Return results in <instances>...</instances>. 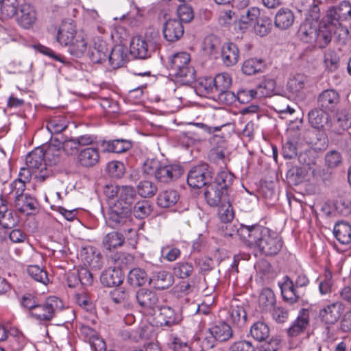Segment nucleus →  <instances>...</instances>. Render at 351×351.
<instances>
[{
  "instance_id": "nucleus-56",
  "label": "nucleus",
  "mask_w": 351,
  "mask_h": 351,
  "mask_svg": "<svg viewBox=\"0 0 351 351\" xmlns=\"http://www.w3.org/2000/svg\"><path fill=\"white\" fill-rule=\"evenodd\" d=\"M108 175L112 178H120L125 173V166L119 161H111L106 167Z\"/></svg>"
},
{
  "instance_id": "nucleus-33",
  "label": "nucleus",
  "mask_w": 351,
  "mask_h": 351,
  "mask_svg": "<svg viewBox=\"0 0 351 351\" xmlns=\"http://www.w3.org/2000/svg\"><path fill=\"white\" fill-rule=\"evenodd\" d=\"M172 282L171 276L165 271H160L154 274L149 280V285L156 289H167L171 285Z\"/></svg>"
},
{
  "instance_id": "nucleus-30",
  "label": "nucleus",
  "mask_w": 351,
  "mask_h": 351,
  "mask_svg": "<svg viewBox=\"0 0 351 351\" xmlns=\"http://www.w3.org/2000/svg\"><path fill=\"white\" fill-rule=\"evenodd\" d=\"M0 225L3 228H11L16 225L12 213L8 210V201L0 195Z\"/></svg>"
},
{
  "instance_id": "nucleus-46",
  "label": "nucleus",
  "mask_w": 351,
  "mask_h": 351,
  "mask_svg": "<svg viewBox=\"0 0 351 351\" xmlns=\"http://www.w3.org/2000/svg\"><path fill=\"white\" fill-rule=\"evenodd\" d=\"M68 124L69 121L64 117L58 116L47 122V128L51 134H59L66 129Z\"/></svg>"
},
{
  "instance_id": "nucleus-26",
  "label": "nucleus",
  "mask_w": 351,
  "mask_h": 351,
  "mask_svg": "<svg viewBox=\"0 0 351 351\" xmlns=\"http://www.w3.org/2000/svg\"><path fill=\"white\" fill-rule=\"evenodd\" d=\"M261 14V10L256 7H252L245 10L240 16L239 27L242 32L252 28L257 23V20Z\"/></svg>"
},
{
  "instance_id": "nucleus-4",
  "label": "nucleus",
  "mask_w": 351,
  "mask_h": 351,
  "mask_svg": "<svg viewBox=\"0 0 351 351\" xmlns=\"http://www.w3.org/2000/svg\"><path fill=\"white\" fill-rule=\"evenodd\" d=\"M191 57L186 52H180L169 58L170 69L177 81L189 84L195 80V69L190 66Z\"/></svg>"
},
{
  "instance_id": "nucleus-62",
  "label": "nucleus",
  "mask_w": 351,
  "mask_h": 351,
  "mask_svg": "<svg viewBox=\"0 0 351 351\" xmlns=\"http://www.w3.org/2000/svg\"><path fill=\"white\" fill-rule=\"evenodd\" d=\"M270 21L269 19H260L257 20V23L254 26H252L254 32L260 36H265L270 29Z\"/></svg>"
},
{
  "instance_id": "nucleus-32",
  "label": "nucleus",
  "mask_w": 351,
  "mask_h": 351,
  "mask_svg": "<svg viewBox=\"0 0 351 351\" xmlns=\"http://www.w3.org/2000/svg\"><path fill=\"white\" fill-rule=\"evenodd\" d=\"M234 178L235 177L232 173L228 171H221L217 173L213 183L225 192H228V194L230 195Z\"/></svg>"
},
{
  "instance_id": "nucleus-55",
  "label": "nucleus",
  "mask_w": 351,
  "mask_h": 351,
  "mask_svg": "<svg viewBox=\"0 0 351 351\" xmlns=\"http://www.w3.org/2000/svg\"><path fill=\"white\" fill-rule=\"evenodd\" d=\"M218 206V215L220 221L225 223L230 222L234 217L233 211L230 205V199H228V203H223Z\"/></svg>"
},
{
  "instance_id": "nucleus-54",
  "label": "nucleus",
  "mask_w": 351,
  "mask_h": 351,
  "mask_svg": "<svg viewBox=\"0 0 351 351\" xmlns=\"http://www.w3.org/2000/svg\"><path fill=\"white\" fill-rule=\"evenodd\" d=\"M18 6V0H4L1 5V14L7 18H12L16 14Z\"/></svg>"
},
{
  "instance_id": "nucleus-49",
  "label": "nucleus",
  "mask_w": 351,
  "mask_h": 351,
  "mask_svg": "<svg viewBox=\"0 0 351 351\" xmlns=\"http://www.w3.org/2000/svg\"><path fill=\"white\" fill-rule=\"evenodd\" d=\"M132 211L135 217L138 219H144L147 217L152 212V206L150 203L147 200H139L134 202L132 206Z\"/></svg>"
},
{
  "instance_id": "nucleus-59",
  "label": "nucleus",
  "mask_w": 351,
  "mask_h": 351,
  "mask_svg": "<svg viewBox=\"0 0 351 351\" xmlns=\"http://www.w3.org/2000/svg\"><path fill=\"white\" fill-rule=\"evenodd\" d=\"M342 162V156L341 153L336 150H331L325 156V163L328 168H335L339 167Z\"/></svg>"
},
{
  "instance_id": "nucleus-37",
  "label": "nucleus",
  "mask_w": 351,
  "mask_h": 351,
  "mask_svg": "<svg viewBox=\"0 0 351 351\" xmlns=\"http://www.w3.org/2000/svg\"><path fill=\"white\" fill-rule=\"evenodd\" d=\"M265 66V62L261 58H249L244 61L242 71L247 75H252L263 72Z\"/></svg>"
},
{
  "instance_id": "nucleus-15",
  "label": "nucleus",
  "mask_w": 351,
  "mask_h": 351,
  "mask_svg": "<svg viewBox=\"0 0 351 351\" xmlns=\"http://www.w3.org/2000/svg\"><path fill=\"white\" fill-rule=\"evenodd\" d=\"M344 306L341 302H335L326 305L319 311L321 320L326 324H334L341 317Z\"/></svg>"
},
{
  "instance_id": "nucleus-31",
  "label": "nucleus",
  "mask_w": 351,
  "mask_h": 351,
  "mask_svg": "<svg viewBox=\"0 0 351 351\" xmlns=\"http://www.w3.org/2000/svg\"><path fill=\"white\" fill-rule=\"evenodd\" d=\"M333 233L339 242L343 245L351 243V226L344 221H340L335 225Z\"/></svg>"
},
{
  "instance_id": "nucleus-53",
  "label": "nucleus",
  "mask_w": 351,
  "mask_h": 351,
  "mask_svg": "<svg viewBox=\"0 0 351 351\" xmlns=\"http://www.w3.org/2000/svg\"><path fill=\"white\" fill-rule=\"evenodd\" d=\"M138 193L143 197H151L157 192V187L151 181L144 180L138 183L137 186Z\"/></svg>"
},
{
  "instance_id": "nucleus-5",
  "label": "nucleus",
  "mask_w": 351,
  "mask_h": 351,
  "mask_svg": "<svg viewBox=\"0 0 351 351\" xmlns=\"http://www.w3.org/2000/svg\"><path fill=\"white\" fill-rule=\"evenodd\" d=\"M104 193L108 201L119 203L121 206L132 210V205L136 199V190L131 186H117L107 184Z\"/></svg>"
},
{
  "instance_id": "nucleus-29",
  "label": "nucleus",
  "mask_w": 351,
  "mask_h": 351,
  "mask_svg": "<svg viewBox=\"0 0 351 351\" xmlns=\"http://www.w3.org/2000/svg\"><path fill=\"white\" fill-rule=\"evenodd\" d=\"M99 154L97 148L93 147H86L80 151L78 160L81 165L91 167L98 163Z\"/></svg>"
},
{
  "instance_id": "nucleus-11",
  "label": "nucleus",
  "mask_w": 351,
  "mask_h": 351,
  "mask_svg": "<svg viewBox=\"0 0 351 351\" xmlns=\"http://www.w3.org/2000/svg\"><path fill=\"white\" fill-rule=\"evenodd\" d=\"M339 93L335 89L328 88L322 91L317 97V106L329 113L334 112L340 103Z\"/></svg>"
},
{
  "instance_id": "nucleus-2",
  "label": "nucleus",
  "mask_w": 351,
  "mask_h": 351,
  "mask_svg": "<svg viewBox=\"0 0 351 351\" xmlns=\"http://www.w3.org/2000/svg\"><path fill=\"white\" fill-rule=\"evenodd\" d=\"M61 45L69 46L71 53L76 56L82 55L87 48V39L82 31H77L72 23L63 22L59 27L56 36Z\"/></svg>"
},
{
  "instance_id": "nucleus-44",
  "label": "nucleus",
  "mask_w": 351,
  "mask_h": 351,
  "mask_svg": "<svg viewBox=\"0 0 351 351\" xmlns=\"http://www.w3.org/2000/svg\"><path fill=\"white\" fill-rule=\"evenodd\" d=\"M298 36L303 42L313 45L316 38V27L311 23H304L298 30Z\"/></svg>"
},
{
  "instance_id": "nucleus-24",
  "label": "nucleus",
  "mask_w": 351,
  "mask_h": 351,
  "mask_svg": "<svg viewBox=\"0 0 351 351\" xmlns=\"http://www.w3.org/2000/svg\"><path fill=\"white\" fill-rule=\"evenodd\" d=\"M335 29L334 25L328 22L321 23L319 28H316V38L313 45L319 48L325 47L331 41Z\"/></svg>"
},
{
  "instance_id": "nucleus-63",
  "label": "nucleus",
  "mask_w": 351,
  "mask_h": 351,
  "mask_svg": "<svg viewBox=\"0 0 351 351\" xmlns=\"http://www.w3.org/2000/svg\"><path fill=\"white\" fill-rule=\"evenodd\" d=\"M272 318L278 323L285 322L289 317V312L282 306H274L271 311Z\"/></svg>"
},
{
  "instance_id": "nucleus-21",
  "label": "nucleus",
  "mask_w": 351,
  "mask_h": 351,
  "mask_svg": "<svg viewBox=\"0 0 351 351\" xmlns=\"http://www.w3.org/2000/svg\"><path fill=\"white\" fill-rule=\"evenodd\" d=\"M14 205L19 212L29 215L36 210L38 202L30 194L25 193L15 199Z\"/></svg>"
},
{
  "instance_id": "nucleus-6",
  "label": "nucleus",
  "mask_w": 351,
  "mask_h": 351,
  "mask_svg": "<svg viewBox=\"0 0 351 351\" xmlns=\"http://www.w3.org/2000/svg\"><path fill=\"white\" fill-rule=\"evenodd\" d=\"M62 307L61 300L50 296L42 304H38L34 311H31L30 316L40 322H49Z\"/></svg>"
},
{
  "instance_id": "nucleus-43",
  "label": "nucleus",
  "mask_w": 351,
  "mask_h": 351,
  "mask_svg": "<svg viewBox=\"0 0 351 351\" xmlns=\"http://www.w3.org/2000/svg\"><path fill=\"white\" fill-rule=\"evenodd\" d=\"M147 281V275L143 269L136 267L131 269L128 275V282L134 287H140Z\"/></svg>"
},
{
  "instance_id": "nucleus-16",
  "label": "nucleus",
  "mask_w": 351,
  "mask_h": 351,
  "mask_svg": "<svg viewBox=\"0 0 351 351\" xmlns=\"http://www.w3.org/2000/svg\"><path fill=\"white\" fill-rule=\"evenodd\" d=\"M204 197L210 206H218L223 203H228L230 195L221 189L211 183L206 186Z\"/></svg>"
},
{
  "instance_id": "nucleus-51",
  "label": "nucleus",
  "mask_w": 351,
  "mask_h": 351,
  "mask_svg": "<svg viewBox=\"0 0 351 351\" xmlns=\"http://www.w3.org/2000/svg\"><path fill=\"white\" fill-rule=\"evenodd\" d=\"M27 271L29 276L34 280L45 285L49 282L47 271L38 265H29Z\"/></svg>"
},
{
  "instance_id": "nucleus-10",
  "label": "nucleus",
  "mask_w": 351,
  "mask_h": 351,
  "mask_svg": "<svg viewBox=\"0 0 351 351\" xmlns=\"http://www.w3.org/2000/svg\"><path fill=\"white\" fill-rule=\"evenodd\" d=\"M136 298L144 313L152 315L159 307L158 297L152 291L141 289L137 291Z\"/></svg>"
},
{
  "instance_id": "nucleus-22",
  "label": "nucleus",
  "mask_w": 351,
  "mask_h": 351,
  "mask_svg": "<svg viewBox=\"0 0 351 351\" xmlns=\"http://www.w3.org/2000/svg\"><path fill=\"white\" fill-rule=\"evenodd\" d=\"M101 282L108 287H117L123 282V276L121 269L109 267L104 270L100 277Z\"/></svg>"
},
{
  "instance_id": "nucleus-58",
  "label": "nucleus",
  "mask_w": 351,
  "mask_h": 351,
  "mask_svg": "<svg viewBox=\"0 0 351 351\" xmlns=\"http://www.w3.org/2000/svg\"><path fill=\"white\" fill-rule=\"evenodd\" d=\"M26 184L20 181L19 180L15 179L9 184V195L10 197L14 200L17 197H21L22 195L25 194Z\"/></svg>"
},
{
  "instance_id": "nucleus-18",
  "label": "nucleus",
  "mask_w": 351,
  "mask_h": 351,
  "mask_svg": "<svg viewBox=\"0 0 351 351\" xmlns=\"http://www.w3.org/2000/svg\"><path fill=\"white\" fill-rule=\"evenodd\" d=\"M239 49L237 45L231 42L225 43L221 49V59L226 66L235 65L239 60Z\"/></svg>"
},
{
  "instance_id": "nucleus-28",
  "label": "nucleus",
  "mask_w": 351,
  "mask_h": 351,
  "mask_svg": "<svg viewBox=\"0 0 351 351\" xmlns=\"http://www.w3.org/2000/svg\"><path fill=\"white\" fill-rule=\"evenodd\" d=\"M128 51L122 45H116L111 50L110 53H108L107 60L113 69H117L123 66L128 58Z\"/></svg>"
},
{
  "instance_id": "nucleus-34",
  "label": "nucleus",
  "mask_w": 351,
  "mask_h": 351,
  "mask_svg": "<svg viewBox=\"0 0 351 351\" xmlns=\"http://www.w3.org/2000/svg\"><path fill=\"white\" fill-rule=\"evenodd\" d=\"M294 21L293 12L288 8L280 9L275 17V25L280 29H287L292 25Z\"/></svg>"
},
{
  "instance_id": "nucleus-14",
  "label": "nucleus",
  "mask_w": 351,
  "mask_h": 351,
  "mask_svg": "<svg viewBox=\"0 0 351 351\" xmlns=\"http://www.w3.org/2000/svg\"><path fill=\"white\" fill-rule=\"evenodd\" d=\"M351 16V4L350 2L343 1L337 5L330 8L327 12V22L334 25L335 27L337 23L345 21Z\"/></svg>"
},
{
  "instance_id": "nucleus-20",
  "label": "nucleus",
  "mask_w": 351,
  "mask_h": 351,
  "mask_svg": "<svg viewBox=\"0 0 351 351\" xmlns=\"http://www.w3.org/2000/svg\"><path fill=\"white\" fill-rule=\"evenodd\" d=\"M108 49L107 45L100 38L94 39L93 45L90 48L88 56L93 63L99 64L107 60Z\"/></svg>"
},
{
  "instance_id": "nucleus-27",
  "label": "nucleus",
  "mask_w": 351,
  "mask_h": 351,
  "mask_svg": "<svg viewBox=\"0 0 351 351\" xmlns=\"http://www.w3.org/2000/svg\"><path fill=\"white\" fill-rule=\"evenodd\" d=\"M132 146V142L123 138H117L111 141H103L101 147L104 152L123 153L129 150Z\"/></svg>"
},
{
  "instance_id": "nucleus-12",
  "label": "nucleus",
  "mask_w": 351,
  "mask_h": 351,
  "mask_svg": "<svg viewBox=\"0 0 351 351\" xmlns=\"http://www.w3.org/2000/svg\"><path fill=\"white\" fill-rule=\"evenodd\" d=\"M154 49V43L141 36H134L131 40L130 51L131 54L136 58H149Z\"/></svg>"
},
{
  "instance_id": "nucleus-23",
  "label": "nucleus",
  "mask_w": 351,
  "mask_h": 351,
  "mask_svg": "<svg viewBox=\"0 0 351 351\" xmlns=\"http://www.w3.org/2000/svg\"><path fill=\"white\" fill-rule=\"evenodd\" d=\"M308 122L311 125L317 130H324L326 126L330 127L329 112L316 108L308 112Z\"/></svg>"
},
{
  "instance_id": "nucleus-41",
  "label": "nucleus",
  "mask_w": 351,
  "mask_h": 351,
  "mask_svg": "<svg viewBox=\"0 0 351 351\" xmlns=\"http://www.w3.org/2000/svg\"><path fill=\"white\" fill-rule=\"evenodd\" d=\"M219 341H225L231 337L232 330L229 324L221 322L209 329Z\"/></svg>"
},
{
  "instance_id": "nucleus-52",
  "label": "nucleus",
  "mask_w": 351,
  "mask_h": 351,
  "mask_svg": "<svg viewBox=\"0 0 351 351\" xmlns=\"http://www.w3.org/2000/svg\"><path fill=\"white\" fill-rule=\"evenodd\" d=\"M276 81L274 79H265L257 86L256 91L261 97H271L274 94Z\"/></svg>"
},
{
  "instance_id": "nucleus-50",
  "label": "nucleus",
  "mask_w": 351,
  "mask_h": 351,
  "mask_svg": "<svg viewBox=\"0 0 351 351\" xmlns=\"http://www.w3.org/2000/svg\"><path fill=\"white\" fill-rule=\"evenodd\" d=\"M194 268L192 263L189 262L180 261L177 263L173 268V274L182 279H184L191 276L193 272Z\"/></svg>"
},
{
  "instance_id": "nucleus-39",
  "label": "nucleus",
  "mask_w": 351,
  "mask_h": 351,
  "mask_svg": "<svg viewBox=\"0 0 351 351\" xmlns=\"http://www.w3.org/2000/svg\"><path fill=\"white\" fill-rule=\"evenodd\" d=\"M125 241L123 235L117 232H111L103 239V245L108 251L123 245Z\"/></svg>"
},
{
  "instance_id": "nucleus-45",
  "label": "nucleus",
  "mask_w": 351,
  "mask_h": 351,
  "mask_svg": "<svg viewBox=\"0 0 351 351\" xmlns=\"http://www.w3.org/2000/svg\"><path fill=\"white\" fill-rule=\"evenodd\" d=\"M306 77L304 75L298 73L291 76L287 83V89L292 93H298L305 86Z\"/></svg>"
},
{
  "instance_id": "nucleus-47",
  "label": "nucleus",
  "mask_w": 351,
  "mask_h": 351,
  "mask_svg": "<svg viewBox=\"0 0 351 351\" xmlns=\"http://www.w3.org/2000/svg\"><path fill=\"white\" fill-rule=\"evenodd\" d=\"M211 82H214V87H215V92L217 93L228 90L231 86L232 79L228 73H221L217 74L213 80H210L209 83Z\"/></svg>"
},
{
  "instance_id": "nucleus-60",
  "label": "nucleus",
  "mask_w": 351,
  "mask_h": 351,
  "mask_svg": "<svg viewBox=\"0 0 351 351\" xmlns=\"http://www.w3.org/2000/svg\"><path fill=\"white\" fill-rule=\"evenodd\" d=\"M178 16L180 21L184 23L191 22L194 18V14L192 8L187 4H182L178 8Z\"/></svg>"
},
{
  "instance_id": "nucleus-48",
  "label": "nucleus",
  "mask_w": 351,
  "mask_h": 351,
  "mask_svg": "<svg viewBox=\"0 0 351 351\" xmlns=\"http://www.w3.org/2000/svg\"><path fill=\"white\" fill-rule=\"evenodd\" d=\"M229 319L233 324L242 326L246 322L247 315L242 306H232L229 311Z\"/></svg>"
},
{
  "instance_id": "nucleus-35",
  "label": "nucleus",
  "mask_w": 351,
  "mask_h": 351,
  "mask_svg": "<svg viewBox=\"0 0 351 351\" xmlns=\"http://www.w3.org/2000/svg\"><path fill=\"white\" fill-rule=\"evenodd\" d=\"M43 149L45 154V161L49 162V165H56L59 160L61 154V143L58 142L57 144L50 143Z\"/></svg>"
},
{
  "instance_id": "nucleus-1",
  "label": "nucleus",
  "mask_w": 351,
  "mask_h": 351,
  "mask_svg": "<svg viewBox=\"0 0 351 351\" xmlns=\"http://www.w3.org/2000/svg\"><path fill=\"white\" fill-rule=\"evenodd\" d=\"M237 234L248 247L258 249L265 256L276 255L282 247L280 237L266 227L241 226Z\"/></svg>"
},
{
  "instance_id": "nucleus-17",
  "label": "nucleus",
  "mask_w": 351,
  "mask_h": 351,
  "mask_svg": "<svg viewBox=\"0 0 351 351\" xmlns=\"http://www.w3.org/2000/svg\"><path fill=\"white\" fill-rule=\"evenodd\" d=\"M162 33L165 39L173 43L178 40L184 34L182 22L176 19H169L163 25Z\"/></svg>"
},
{
  "instance_id": "nucleus-13",
  "label": "nucleus",
  "mask_w": 351,
  "mask_h": 351,
  "mask_svg": "<svg viewBox=\"0 0 351 351\" xmlns=\"http://www.w3.org/2000/svg\"><path fill=\"white\" fill-rule=\"evenodd\" d=\"M108 222L110 226L116 227L123 225L130 219L132 210L121 206L119 203H112V201H108Z\"/></svg>"
},
{
  "instance_id": "nucleus-40",
  "label": "nucleus",
  "mask_w": 351,
  "mask_h": 351,
  "mask_svg": "<svg viewBox=\"0 0 351 351\" xmlns=\"http://www.w3.org/2000/svg\"><path fill=\"white\" fill-rule=\"evenodd\" d=\"M160 311V317L162 322L161 324L167 326H171L177 324L180 321L179 316L175 313L174 310L169 306H160L157 308Z\"/></svg>"
},
{
  "instance_id": "nucleus-42",
  "label": "nucleus",
  "mask_w": 351,
  "mask_h": 351,
  "mask_svg": "<svg viewBox=\"0 0 351 351\" xmlns=\"http://www.w3.org/2000/svg\"><path fill=\"white\" fill-rule=\"evenodd\" d=\"M250 334L256 341H264L269 336V328L265 323L257 322L251 326Z\"/></svg>"
},
{
  "instance_id": "nucleus-57",
  "label": "nucleus",
  "mask_w": 351,
  "mask_h": 351,
  "mask_svg": "<svg viewBox=\"0 0 351 351\" xmlns=\"http://www.w3.org/2000/svg\"><path fill=\"white\" fill-rule=\"evenodd\" d=\"M324 62L326 67L333 71L339 66V58L335 51L328 49L324 53Z\"/></svg>"
},
{
  "instance_id": "nucleus-25",
  "label": "nucleus",
  "mask_w": 351,
  "mask_h": 351,
  "mask_svg": "<svg viewBox=\"0 0 351 351\" xmlns=\"http://www.w3.org/2000/svg\"><path fill=\"white\" fill-rule=\"evenodd\" d=\"M36 19V12L30 4L24 3L21 5L20 15L18 18L20 26L25 29H29L34 25Z\"/></svg>"
},
{
  "instance_id": "nucleus-3",
  "label": "nucleus",
  "mask_w": 351,
  "mask_h": 351,
  "mask_svg": "<svg viewBox=\"0 0 351 351\" xmlns=\"http://www.w3.org/2000/svg\"><path fill=\"white\" fill-rule=\"evenodd\" d=\"M145 173L154 176L156 180L161 183L169 184L179 178L183 173L180 165L166 164L157 159H148L143 165Z\"/></svg>"
},
{
  "instance_id": "nucleus-9",
  "label": "nucleus",
  "mask_w": 351,
  "mask_h": 351,
  "mask_svg": "<svg viewBox=\"0 0 351 351\" xmlns=\"http://www.w3.org/2000/svg\"><path fill=\"white\" fill-rule=\"evenodd\" d=\"M213 173V170L208 164L196 165L188 173L187 183L192 188H201L210 182Z\"/></svg>"
},
{
  "instance_id": "nucleus-19",
  "label": "nucleus",
  "mask_w": 351,
  "mask_h": 351,
  "mask_svg": "<svg viewBox=\"0 0 351 351\" xmlns=\"http://www.w3.org/2000/svg\"><path fill=\"white\" fill-rule=\"evenodd\" d=\"M310 312L306 308H302L295 320L289 328L287 332L289 336L296 337L303 332L309 326Z\"/></svg>"
},
{
  "instance_id": "nucleus-38",
  "label": "nucleus",
  "mask_w": 351,
  "mask_h": 351,
  "mask_svg": "<svg viewBox=\"0 0 351 351\" xmlns=\"http://www.w3.org/2000/svg\"><path fill=\"white\" fill-rule=\"evenodd\" d=\"M179 199L176 191L166 190L161 192L157 198V204L162 208H169L175 205Z\"/></svg>"
},
{
  "instance_id": "nucleus-7",
  "label": "nucleus",
  "mask_w": 351,
  "mask_h": 351,
  "mask_svg": "<svg viewBox=\"0 0 351 351\" xmlns=\"http://www.w3.org/2000/svg\"><path fill=\"white\" fill-rule=\"evenodd\" d=\"M44 157L43 149L38 147L29 152L25 158V165L36 173V178L40 182H44L50 175Z\"/></svg>"
},
{
  "instance_id": "nucleus-8",
  "label": "nucleus",
  "mask_w": 351,
  "mask_h": 351,
  "mask_svg": "<svg viewBox=\"0 0 351 351\" xmlns=\"http://www.w3.org/2000/svg\"><path fill=\"white\" fill-rule=\"evenodd\" d=\"M308 282L309 280L304 274H299L295 280V283L292 280L286 277V280L280 286L283 299L290 304L297 302L301 298L297 288L305 287Z\"/></svg>"
},
{
  "instance_id": "nucleus-61",
  "label": "nucleus",
  "mask_w": 351,
  "mask_h": 351,
  "mask_svg": "<svg viewBox=\"0 0 351 351\" xmlns=\"http://www.w3.org/2000/svg\"><path fill=\"white\" fill-rule=\"evenodd\" d=\"M130 295V291L123 288L115 289L110 292V298L116 304H121L127 302Z\"/></svg>"
},
{
  "instance_id": "nucleus-36",
  "label": "nucleus",
  "mask_w": 351,
  "mask_h": 351,
  "mask_svg": "<svg viewBox=\"0 0 351 351\" xmlns=\"http://www.w3.org/2000/svg\"><path fill=\"white\" fill-rule=\"evenodd\" d=\"M275 304L276 296L273 291L269 288L263 289L258 297L259 307L263 311H271Z\"/></svg>"
},
{
  "instance_id": "nucleus-64",
  "label": "nucleus",
  "mask_w": 351,
  "mask_h": 351,
  "mask_svg": "<svg viewBox=\"0 0 351 351\" xmlns=\"http://www.w3.org/2000/svg\"><path fill=\"white\" fill-rule=\"evenodd\" d=\"M337 121L342 130L351 127V114L346 110L339 112L337 114Z\"/></svg>"
}]
</instances>
